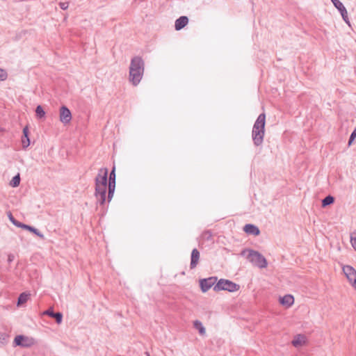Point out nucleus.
I'll use <instances>...</instances> for the list:
<instances>
[{
	"label": "nucleus",
	"instance_id": "21",
	"mask_svg": "<svg viewBox=\"0 0 356 356\" xmlns=\"http://www.w3.org/2000/svg\"><path fill=\"white\" fill-rule=\"evenodd\" d=\"M20 184V176L19 174L15 175L11 180L10 185L13 187H17Z\"/></svg>",
	"mask_w": 356,
	"mask_h": 356
},
{
	"label": "nucleus",
	"instance_id": "14",
	"mask_svg": "<svg viewBox=\"0 0 356 356\" xmlns=\"http://www.w3.org/2000/svg\"><path fill=\"white\" fill-rule=\"evenodd\" d=\"M291 343L294 347L302 346L306 343V337L303 334H297Z\"/></svg>",
	"mask_w": 356,
	"mask_h": 356
},
{
	"label": "nucleus",
	"instance_id": "4",
	"mask_svg": "<svg viewBox=\"0 0 356 356\" xmlns=\"http://www.w3.org/2000/svg\"><path fill=\"white\" fill-rule=\"evenodd\" d=\"M247 251L248 252L247 259L252 265L259 268H264L267 266V260L261 253L253 250H248Z\"/></svg>",
	"mask_w": 356,
	"mask_h": 356
},
{
	"label": "nucleus",
	"instance_id": "39",
	"mask_svg": "<svg viewBox=\"0 0 356 356\" xmlns=\"http://www.w3.org/2000/svg\"><path fill=\"white\" fill-rule=\"evenodd\" d=\"M145 354H146L147 356H150V355L147 352H146Z\"/></svg>",
	"mask_w": 356,
	"mask_h": 356
},
{
	"label": "nucleus",
	"instance_id": "31",
	"mask_svg": "<svg viewBox=\"0 0 356 356\" xmlns=\"http://www.w3.org/2000/svg\"><path fill=\"white\" fill-rule=\"evenodd\" d=\"M61 9L66 10L68 8L69 3L67 2H61L59 3Z\"/></svg>",
	"mask_w": 356,
	"mask_h": 356
},
{
	"label": "nucleus",
	"instance_id": "27",
	"mask_svg": "<svg viewBox=\"0 0 356 356\" xmlns=\"http://www.w3.org/2000/svg\"><path fill=\"white\" fill-rule=\"evenodd\" d=\"M350 243L352 246L356 250V232L353 233L350 236Z\"/></svg>",
	"mask_w": 356,
	"mask_h": 356
},
{
	"label": "nucleus",
	"instance_id": "37",
	"mask_svg": "<svg viewBox=\"0 0 356 356\" xmlns=\"http://www.w3.org/2000/svg\"><path fill=\"white\" fill-rule=\"evenodd\" d=\"M3 131H4V129L2 127H0V132H2Z\"/></svg>",
	"mask_w": 356,
	"mask_h": 356
},
{
	"label": "nucleus",
	"instance_id": "11",
	"mask_svg": "<svg viewBox=\"0 0 356 356\" xmlns=\"http://www.w3.org/2000/svg\"><path fill=\"white\" fill-rule=\"evenodd\" d=\"M280 302L283 306L289 308L293 305L294 303V298L292 295L287 294L284 296L283 297L280 298Z\"/></svg>",
	"mask_w": 356,
	"mask_h": 356
},
{
	"label": "nucleus",
	"instance_id": "7",
	"mask_svg": "<svg viewBox=\"0 0 356 356\" xmlns=\"http://www.w3.org/2000/svg\"><path fill=\"white\" fill-rule=\"evenodd\" d=\"M14 343L15 346L26 348L33 345L34 340L24 335H18L15 338Z\"/></svg>",
	"mask_w": 356,
	"mask_h": 356
},
{
	"label": "nucleus",
	"instance_id": "10",
	"mask_svg": "<svg viewBox=\"0 0 356 356\" xmlns=\"http://www.w3.org/2000/svg\"><path fill=\"white\" fill-rule=\"evenodd\" d=\"M200 252L197 250V249L194 248L191 252V264H190L191 269H193V268H196L197 265L198 264L199 260H200Z\"/></svg>",
	"mask_w": 356,
	"mask_h": 356
},
{
	"label": "nucleus",
	"instance_id": "33",
	"mask_svg": "<svg viewBox=\"0 0 356 356\" xmlns=\"http://www.w3.org/2000/svg\"><path fill=\"white\" fill-rule=\"evenodd\" d=\"M15 259V256L13 254H10L8 256V263H11Z\"/></svg>",
	"mask_w": 356,
	"mask_h": 356
},
{
	"label": "nucleus",
	"instance_id": "40",
	"mask_svg": "<svg viewBox=\"0 0 356 356\" xmlns=\"http://www.w3.org/2000/svg\"><path fill=\"white\" fill-rule=\"evenodd\" d=\"M354 130L356 131V128Z\"/></svg>",
	"mask_w": 356,
	"mask_h": 356
},
{
	"label": "nucleus",
	"instance_id": "20",
	"mask_svg": "<svg viewBox=\"0 0 356 356\" xmlns=\"http://www.w3.org/2000/svg\"><path fill=\"white\" fill-rule=\"evenodd\" d=\"M334 201V198L331 195H327L322 200V206L323 207L332 204Z\"/></svg>",
	"mask_w": 356,
	"mask_h": 356
},
{
	"label": "nucleus",
	"instance_id": "13",
	"mask_svg": "<svg viewBox=\"0 0 356 356\" xmlns=\"http://www.w3.org/2000/svg\"><path fill=\"white\" fill-rule=\"evenodd\" d=\"M243 231L253 236H258L260 233L259 228L252 224H247L243 227Z\"/></svg>",
	"mask_w": 356,
	"mask_h": 356
},
{
	"label": "nucleus",
	"instance_id": "19",
	"mask_svg": "<svg viewBox=\"0 0 356 356\" xmlns=\"http://www.w3.org/2000/svg\"><path fill=\"white\" fill-rule=\"evenodd\" d=\"M72 119V113H60V120L63 123H68Z\"/></svg>",
	"mask_w": 356,
	"mask_h": 356
},
{
	"label": "nucleus",
	"instance_id": "28",
	"mask_svg": "<svg viewBox=\"0 0 356 356\" xmlns=\"http://www.w3.org/2000/svg\"><path fill=\"white\" fill-rule=\"evenodd\" d=\"M356 138V131L354 130L352 134H350L349 140H348V145L350 146L354 141L355 138Z\"/></svg>",
	"mask_w": 356,
	"mask_h": 356
},
{
	"label": "nucleus",
	"instance_id": "29",
	"mask_svg": "<svg viewBox=\"0 0 356 356\" xmlns=\"http://www.w3.org/2000/svg\"><path fill=\"white\" fill-rule=\"evenodd\" d=\"M13 224L14 225H15L16 227H20V228H22V229H24V227L26 225V224L17 221V220H13Z\"/></svg>",
	"mask_w": 356,
	"mask_h": 356
},
{
	"label": "nucleus",
	"instance_id": "1",
	"mask_svg": "<svg viewBox=\"0 0 356 356\" xmlns=\"http://www.w3.org/2000/svg\"><path fill=\"white\" fill-rule=\"evenodd\" d=\"M95 181V195L97 202L100 204H104L107 197L109 202L111 200V172L108 178V169L101 168Z\"/></svg>",
	"mask_w": 356,
	"mask_h": 356
},
{
	"label": "nucleus",
	"instance_id": "26",
	"mask_svg": "<svg viewBox=\"0 0 356 356\" xmlns=\"http://www.w3.org/2000/svg\"><path fill=\"white\" fill-rule=\"evenodd\" d=\"M7 72L4 70L0 68V81H4L7 79Z\"/></svg>",
	"mask_w": 356,
	"mask_h": 356
},
{
	"label": "nucleus",
	"instance_id": "8",
	"mask_svg": "<svg viewBox=\"0 0 356 356\" xmlns=\"http://www.w3.org/2000/svg\"><path fill=\"white\" fill-rule=\"evenodd\" d=\"M216 281H217L216 277H210L209 278L200 280V285L201 287V290L203 292H207L213 286H214L216 285L215 284H216Z\"/></svg>",
	"mask_w": 356,
	"mask_h": 356
},
{
	"label": "nucleus",
	"instance_id": "36",
	"mask_svg": "<svg viewBox=\"0 0 356 356\" xmlns=\"http://www.w3.org/2000/svg\"><path fill=\"white\" fill-rule=\"evenodd\" d=\"M35 111H44V110H43V108H42V106L38 105V106L36 107V108H35Z\"/></svg>",
	"mask_w": 356,
	"mask_h": 356
},
{
	"label": "nucleus",
	"instance_id": "16",
	"mask_svg": "<svg viewBox=\"0 0 356 356\" xmlns=\"http://www.w3.org/2000/svg\"><path fill=\"white\" fill-rule=\"evenodd\" d=\"M24 229L29 230L31 232L35 234L36 236L40 237L41 239H44V235L41 233L38 229L36 228L31 227L30 225H26L24 227Z\"/></svg>",
	"mask_w": 356,
	"mask_h": 356
},
{
	"label": "nucleus",
	"instance_id": "3",
	"mask_svg": "<svg viewBox=\"0 0 356 356\" xmlns=\"http://www.w3.org/2000/svg\"><path fill=\"white\" fill-rule=\"evenodd\" d=\"M265 124L266 115L264 113H261L255 121L252 131V140L256 146H259L263 143L265 132Z\"/></svg>",
	"mask_w": 356,
	"mask_h": 356
},
{
	"label": "nucleus",
	"instance_id": "34",
	"mask_svg": "<svg viewBox=\"0 0 356 356\" xmlns=\"http://www.w3.org/2000/svg\"><path fill=\"white\" fill-rule=\"evenodd\" d=\"M59 111H70L68 108L65 106H62L60 109H59Z\"/></svg>",
	"mask_w": 356,
	"mask_h": 356
},
{
	"label": "nucleus",
	"instance_id": "6",
	"mask_svg": "<svg viewBox=\"0 0 356 356\" xmlns=\"http://www.w3.org/2000/svg\"><path fill=\"white\" fill-rule=\"evenodd\" d=\"M343 272L347 277L349 283L356 290V270L350 266H344Z\"/></svg>",
	"mask_w": 356,
	"mask_h": 356
},
{
	"label": "nucleus",
	"instance_id": "25",
	"mask_svg": "<svg viewBox=\"0 0 356 356\" xmlns=\"http://www.w3.org/2000/svg\"><path fill=\"white\" fill-rule=\"evenodd\" d=\"M331 1L338 10H340L343 8H345V6L343 5V3L339 0H331Z\"/></svg>",
	"mask_w": 356,
	"mask_h": 356
},
{
	"label": "nucleus",
	"instance_id": "15",
	"mask_svg": "<svg viewBox=\"0 0 356 356\" xmlns=\"http://www.w3.org/2000/svg\"><path fill=\"white\" fill-rule=\"evenodd\" d=\"M22 143L24 147H27L30 145V140L29 138V129L27 126L23 129V137L22 139Z\"/></svg>",
	"mask_w": 356,
	"mask_h": 356
},
{
	"label": "nucleus",
	"instance_id": "17",
	"mask_svg": "<svg viewBox=\"0 0 356 356\" xmlns=\"http://www.w3.org/2000/svg\"><path fill=\"white\" fill-rule=\"evenodd\" d=\"M193 326L195 329L198 330L199 333L201 335L205 334L206 330H205L204 327L203 326L202 323L200 321H198V320L195 321L193 322Z\"/></svg>",
	"mask_w": 356,
	"mask_h": 356
},
{
	"label": "nucleus",
	"instance_id": "18",
	"mask_svg": "<svg viewBox=\"0 0 356 356\" xmlns=\"http://www.w3.org/2000/svg\"><path fill=\"white\" fill-rule=\"evenodd\" d=\"M29 296H30L29 293H21L18 298L17 305L19 306V305H22L24 303L26 302L29 298Z\"/></svg>",
	"mask_w": 356,
	"mask_h": 356
},
{
	"label": "nucleus",
	"instance_id": "22",
	"mask_svg": "<svg viewBox=\"0 0 356 356\" xmlns=\"http://www.w3.org/2000/svg\"><path fill=\"white\" fill-rule=\"evenodd\" d=\"M202 238L204 241H211L212 239V233L209 230L204 231L202 234Z\"/></svg>",
	"mask_w": 356,
	"mask_h": 356
},
{
	"label": "nucleus",
	"instance_id": "23",
	"mask_svg": "<svg viewBox=\"0 0 356 356\" xmlns=\"http://www.w3.org/2000/svg\"><path fill=\"white\" fill-rule=\"evenodd\" d=\"M341 15L343 19L347 23L349 24L348 13L346 8H343L341 10H339Z\"/></svg>",
	"mask_w": 356,
	"mask_h": 356
},
{
	"label": "nucleus",
	"instance_id": "32",
	"mask_svg": "<svg viewBox=\"0 0 356 356\" xmlns=\"http://www.w3.org/2000/svg\"><path fill=\"white\" fill-rule=\"evenodd\" d=\"M46 113H36V116L38 119H42L44 118Z\"/></svg>",
	"mask_w": 356,
	"mask_h": 356
},
{
	"label": "nucleus",
	"instance_id": "9",
	"mask_svg": "<svg viewBox=\"0 0 356 356\" xmlns=\"http://www.w3.org/2000/svg\"><path fill=\"white\" fill-rule=\"evenodd\" d=\"M42 315H47L55 318L58 324H60L63 321V314L60 312H54L51 308L43 312Z\"/></svg>",
	"mask_w": 356,
	"mask_h": 356
},
{
	"label": "nucleus",
	"instance_id": "30",
	"mask_svg": "<svg viewBox=\"0 0 356 356\" xmlns=\"http://www.w3.org/2000/svg\"><path fill=\"white\" fill-rule=\"evenodd\" d=\"M115 167H113V194L115 191Z\"/></svg>",
	"mask_w": 356,
	"mask_h": 356
},
{
	"label": "nucleus",
	"instance_id": "35",
	"mask_svg": "<svg viewBox=\"0 0 356 356\" xmlns=\"http://www.w3.org/2000/svg\"><path fill=\"white\" fill-rule=\"evenodd\" d=\"M8 216L12 223H13V220H15V218L13 217V216L12 215V213L10 212L8 213Z\"/></svg>",
	"mask_w": 356,
	"mask_h": 356
},
{
	"label": "nucleus",
	"instance_id": "5",
	"mask_svg": "<svg viewBox=\"0 0 356 356\" xmlns=\"http://www.w3.org/2000/svg\"><path fill=\"white\" fill-rule=\"evenodd\" d=\"M240 289V286L230 280L220 279L214 286L213 290L215 291H228L229 292H234Z\"/></svg>",
	"mask_w": 356,
	"mask_h": 356
},
{
	"label": "nucleus",
	"instance_id": "24",
	"mask_svg": "<svg viewBox=\"0 0 356 356\" xmlns=\"http://www.w3.org/2000/svg\"><path fill=\"white\" fill-rule=\"evenodd\" d=\"M8 335L6 333L0 332V343L5 344L8 342Z\"/></svg>",
	"mask_w": 356,
	"mask_h": 356
},
{
	"label": "nucleus",
	"instance_id": "12",
	"mask_svg": "<svg viewBox=\"0 0 356 356\" xmlns=\"http://www.w3.org/2000/svg\"><path fill=\"white\" fill-rule=\"evenodd\" d=\"M188 23V19L186 16H181L176 19L175 28L176 31H179L185 27Z\"/></svg>",
	"mask_w": 356,
	"mask_h": 356
},
{
	"label": "nucleus",
	"instance_id": "2",
	"mask_svg": "<svg viewBox=\"0 0 356 356\" xmlns=\"http://www.w3.org/2000/svg\"><path fill=\"white\" fill-rule=\"evenodd\" d=\"M144 65L143 60L139 56H135L131 60L129 80L134 86H136L143 78Z\"/></svg>",
	"mask_w": 356,
	"mask_h": 356
},
{
	"label": "nucleus",
	"instance_id": "38",
	"mask_svg": "<svg viewBox=\"0 0 356 356\" xmlns=\"http://www.w3.org/2000/svg\"><path fill=\"white\" fill-rule=\"evenodd\" d=\"M245 252H246V250H243V251L241 252V254H243H243H245Z\"/></svg>",
	"mask_w": 356,
	"mask_h": 356
}]
</instances>
